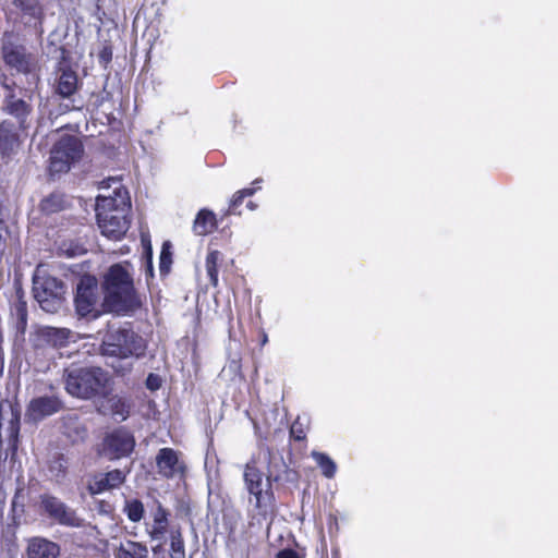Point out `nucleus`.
I'll return each mask as SVG.
<instances>
[{"label":"nucleus","instance_id":"obj_16","mask_svg":"<svg viewBox=\"0 0 558 558\" xmlns=\"http://www.w3.org/2000/svg\"><path fill=\"white\" fill-rule=\"evenodd\" d=\"M82 83L72 65L62 60L56 69L53 93L63 99H70L77 93Z\"/></svg>","mask_w":558,"mask_h":558},{"label":"nucleus","instance_id":"obj_10","mask_svg":"<svg viewBox=\"0 0 558 558\" xmlns=\"http://www.w3.org/2000/svg\"><path fill=\"white\" fill-rule=\"evenodd\" d=\"M83 153V144L77 137L73 135L61 137L50 153V171L53 173L68 172L71 165L81 159Z\"/></svg>","mask_w":558,"mask_h":558},{"label":"nucleus","instance_id":"obj_30","mask_svg":"<svg viewBox=\"0 0 558 558\" xmlns=\"http://www.w3.org/2000/svg\"><path fill=\"white\" fill-rule=\"evenodd\" d=\"M65 435L73 444L83 442L88 437V429L78 421L70 422L65 426Z\"/></svg>","mask_w":558,"mask_h":558},{"label":"nucleus","instance_id":"obj_6","mask_svg":"<svg viewBox=\"0 0 558 558\" xmlns=\"http://www.w3.org/2000/svg\"><path fill=\"white\" fill-rule=\"evenodd\" d=\"M0 43L1 59L8 69L25 75L32 73L35 68L34 56L28 51L19 33L5 31Z\"/></svg>","mask_w":558,"mask_h":558},{"label":"nucleus","instance_id":"obj_28","mask_svg":"<svg viewBox=\"0 0 558 558\" xmlns=\"http://www.w3.org/2000/svg\"><path fill=\"white\" fill-rule=\"evenodd\" d=\"M258 187H245L236 191L229 203L227 215H241L242 211L240 210V207L244 199L254 195Z\"/></svg>","mask_w":558,"mask_h":558},{"label":"nucleus","instance_id":"obj_44","mask_svg":"<svg viewBox=\"0 0 558 558\" xmlns=\"http://www.w3.org/2000/svg\"><path fill=\"white\" fill-rule=\"evenodd\" d=\"M259 337H260V345L263 347V345H265V344L267 343V341H268L267 333H266L264 330H262V331L259 332Z\"/></svg>","mask_w":558,"mask_h":558},{"label":"nucleus","instance_id":"obj_9","mask_svg":"<svg viewBox=\"0 0 558 558\" xmlns=\"http://www.w3.org/2000/svg\"><path fill=\"white\" fill-rule=\"evenodd\" d=\"M39 511L62 526L82 527L84 525V519L77 514L76 510L52 494L45 493L39 496Z\"/></svg>","mask_w":558,"mask_h":558},{"label":"nucleus","instance_id":"obj_17","mask_svg":"<svg viewBox=\"0 0 558 558\" xmlns=\"http://www.w3.org/2000/svg\"><path fill=\"white\" fill-rule=\"evenodd\" d=\"M63 409L62 400L57 396H43L33 398L26 408V417L32 422H39Z\"/></svg>","mask_w":558,"mask_h":558},{"label":"nucleus","instance_id":"obj_37","mask_svg":"<svg viewBox=\"0 0 558 558\" xmlns=\"http://www.w3.org/2000/svg\"><path fill=\"white\" fill-rule=\"evenodd\" d=\"M141 243L144 250V257L147 263V270L149 271L150 275H153V246L148 233H142Z\"/></svg>","mask_w":558,"mask_h":558},{"label":"nucleus","instance_id":"obj_5","mask_svg":"<svg viewBox=\"0 0 558 558\" xmlns=\"http://www.w3.org/2000/svg\"><path fill=\"white\" fill-rule=\"evenodd\" d=\"M243 481L251 496L250 501L254 502L258 514L266 518L272 512L276 505V497L270 478L267 477L266 487L264 488V473L256 463L252 461L247 462L244 466Z\"/></svg>","mask_w":558,"mask_h":558},{"label":"nucleus","instance_id":"obj_32","mask_svg":"<svg viewBox=\"0 0 558 558\" xmlns=\"http://www.w3.org/2000/svg\"><path fill=\"white\" fill-rule=\"evenodd\" d=\"M308 423L298 416L291 424L289 435L294 441H306Z\"/></svg>","mask_w":558,"mask_h":558},{"label":"nucleus","instance_id":"obj_24","mask_svg":"<svg viewBox=\"0 0 558 558\" xmlns=\"http://www.w3.org/2000/svg\"><path fill=\"white\" fill-rule=\"evenodd\" d=\"M70 203L64 193L54 191L40 201L39 208L45 215H52L66 209Z\"/></svg>","mask_w":558,"mask_h":558},{"label":"nucleus","instance_id":"obj_35","mask_svg":"<svg viewBox=\"0 0 558 558\" xmlns=\"http://www.w3.org/2000/svg\"><path fill=\"white\" fill-rule=\"evenodd\" d=\"M60 250L68 257L80 256L87 252L85 245L78 241H63L60 245Z\"/></svg>","mask_w":558,"mask_h":558},{"label":"nucleus","instance_id":"obj_21","mask_svg":"<svg viewBox=\"0 0 558 558\" xmlns=\"http://www.w3.org/2000/svg\"><path fill=\"white\" fill-rule=\"evenodd\" d=\"M49 480L58 485L65 482L69 475V458L62 452H53L46 460Z\"/></svg>","mask_w":558,"mask_h":558},{"label":"nucleus","instance_id":"obj_14","mask_svg":"<svg viewBox=\"0 0 558 558\" xmlns=\"http://www.w3.org/2000/svg\"><path fill=\"white\" fill-rule=\"evenodd\" d=\"M28 126L14 123L11 119L0 122V156L2 159H11L17 154L22 144V136Z\"/></svg>","mask_w":558,"mask_h":558},{"label":"nucleus","instance_id":"obj_29","mask_svg":"<svg viewBox=\"0 0 558 558\" xmlns=\"http://www.w3.org/2000/svg\"><path fill=\"white\" fill-rule=\"evenodd\" d=\"M123 512L131 522L136 523L144 518L145 508L143 502L137 498L126 499L123 507Z\"/></svg>","mask_w":558,"mask_h":558},{"label":"nucleus","instance_id":"obj_46","mask_svg":"<svg viewBox=\"0 0 558 558\" xmlns=\"http://www.w3.org/2000/svg\"><path fill=\"white\" fill-rule=\"evenodd\" d=\"M246 207H247L250 210H254V209L257 207V205H256L254 202L248 201V202L246 203Z\"/></svg>","mask_w":558,"mask_h":558},{"label":"nucleus","instance_id":"obj_38","mask_svg":"<svg viewBox=\"0 0 558 558\" xmlns=\"http://www.w3.org/2000/svg\"><path fill=\"white\" fill-rule=\"evenodd\" d=\"M21 415L17 410L12 411V417L9 422V433L10 438H12L14 441H17L19 435H20V427H21Z\"/></svg>","mask_w":558,"mask_h":558},{"label":"nucleus","instance_id":"obj_34","mask_svg":"<svg viewBox=\"0 0 558 558\" xmlns=\"http://www.w3.org/2000/svg\"><path fill=\"white\" fill-rule=\"evenodd\" d=\"M172 264V253H171V243L169 241H165L161 246V252L159 256V270L161 275H167L170 271V267Z\"/></svg>","mask_w":558,"mask_h":558},{"label":"nucleus","instance_id":"obj_39","mask_svg":"<svg viewBox=\"0 0 558 558\" xmlns=\"http://www.w3.org/2000/svg\"><path fill=\"white\" fill-rule=\"evenodd\" d=\"M112 56H113L112 47L110 45H104L102 48L98 52L99 64L102 68L107 69L112 61Z\"/></svg>","mask_w":558,"mask_h":558},{"label":"nucleus","instance_id":"obj_27","mask_svg":"<svg viewBox=\"0 0 558 558\" xmlns=\"http://www.w3.org/2000/svg\"><path fill=\"white\" fill-rule=\"evenodd\" d=\"M118 558H148V550L145 545L129 541L119 548Z\"/></svg>","mask_w":558,"mask_h":558},{"label":"nucleus","instance_id":"obj_19","mask_svg":"<svg viewBox=\"0 0 558 558\" xmlns=\"http://www.w3.org/2000/svg\"><path fill=\"white\" fill-rule=\"evenodd\" d=\"M71 331L66 328L45 326L36 331L37 347L64 348L69 343Z\"/></svg>","mask_w":558,"mask_h":558},{"label":"nucleus","instance_id":"obj_31","mask_svg":"<svg viewBox=\"0 0 558 558\" xmlns=\"http://www.w3.org/2000/svg\"><path fill=\"white\" fill-rule=\"evenodd\" d=\"M313 457L317 462L318 466L320 468L324 476H326L327 478H331L335 476L337 465L328 454L323 452H315Z\"/></svg>","mask_w":558,"mask_h":558},{"label":"nucleus","instance_id":"obj_42","mask_svg":"<svg viewBox=\"0 0 558 558\" xmlns=\"http://www.w3.org/2000/svg\"><path fill=\"white\" fill-rule=\"evenodd\" d=\"M15 301H26L24 290L20 283L15 284Z\"/></svg>","mask_w":558,"mask_h":558},{"label":"nucleus","instance_id":"obj_20","mask_svg":"<svg viewBox=\"0 0 558 558\" xmlns=\"http://www.w3.org/2000/svg\"><path fill=\"white\" fill-rule=\"evenodd\" d=\"M26 554L28 558H58L60 546L45 537H33L28 541Z\"/></svg>","mask_w":558,"mask_h":558},{"label":"nucleus","instance_id":"obj_26","mask_svg":"<svg viewBox=\"0 0 558 558\" xmlns=\"http://www.w3.org/2000/svg\"><path fill=\"white\" fill-rule=\"evenodd\" d=\"M222 260L223 255L218 250H211L206 255L205 268L209 283L213 288H218L219 286V267Z\"/></svg>","mask_w":558,"mask_h":558},{"label":"nucleus","instance_id":"obj_41","mask_svg":"<svg viewBox=\"0 0 558 558\" xmlns=\"http://www.w3.org/2000/svg\"><path fill=\"white\" fill-rule=\"evenodd\" d=\"M275 558H303L296 550L292 548H283L279 550Z\"/></svg>","mask_w":558,"mask_h":558},{"label":"nucleus","instance_id":"obj_7","mask_svg":"<svg viewBox=\"0 0 558 558\" xmlns=\"http://www.w3.org/2000/svg\"><path fill=\"white\" fill-rule=\"evenodd\" d=\"M33 292L39 306L47 313H57L64 306L66 286L57 277L34 276Z\"/></svg>","mask_w":558,"mask_h":558},{"label":"nucleus","instance_id":"obj_40","mask_svg":"<svg viewBox=\"0 0 558 558\" xmlns=\"http://www.w3.org/2000/svg\"><path fill=\"white\" fill-rule=\"evenodd\" d=\"M146 386L149 390H157L161 386V380L158 375L150 373L146 379Z\"/></svg>","mask_w":558,"mask_h":558},{"label":"nucleus","instance_id":"obj_45","mask_svg":"<svg viewBox=\"0 0 558 558\" xmlns=\"http://www.w3.org/2000/svg\"><path fill=\"white\" fill-rule=\"evenodd\" d=\"M20 493H21V489H17V490H16V493H15V495H14V498H13L12 504H11L12 511H14V510H15V507H16V498H17V496H19V494H20Z\"/></svg>","mask_w":558,"mask_h":558},{"label":"nucleus","instance_id":"obj_15","mask_svg":"<svg viewBox=\"0 0 558 558\" xmlns=\"http://www.w3.org/2000/svg\"><path fill=\"white\" fill-rule=\"evenodd\" d=\"M158 474L167 480L175 476L185 477L187 466L183 460L180 459L179 451L173 448H160L155 458Z\"/></svg>","mask_w":558,"mask_h":558},{"label":"nucleus","instance_id":"obj_2","mask_svg":"<svg viewBox=\"0 0 558 558\" xmlns=\"http://www.w3.org/2000/svg\"><path fill=\"white\" fill-rule=\"evenodd\" d=\"M113 194L114 196L97 198V206L102 209L97 213V221L102 235L117 241L121 240L129 230L124 209L131 206V202L128 190L122 185L116 187Z\"/></svg>","mask_w":558,"mask_h":558},{"label":"nucleus","instance_id":"obj_25","mask_svg":"<svg viewBox=\"0 0 558 558\" xmlns=\"http://www.w3.org/2000/svg\"><path fill=\"white\" fill-rule=\"evenodd\" d=\"M10 317L17 335L24 336L27 329L28 312L26 301H14L10 307Z\"/></svg>","mask_w":558,"mask_h":558},{"label":"nucleus","instance_id":"obj_33","mask_svg":"<svg viewBox=\"0 0 558 558\" xmlns=\"http://www.w3.org/2000/svg\"><path fill=\"white\" fill-rule=\"evenodd\" d=\"M170 558H185L184 541L180 531L171 532Z\"/></svg>","mask_w":558,"mask_h":558},{"label":"nucleus","instance_id":"obj_22","mask_svg":"<svg viewBox=\"0 0 558 558\" xmlns=\"http://www.w3.org/2000/svg\"><path fill=\"white\" fill-rule=\"evenodd\" d=\"M218 227L217 218L214 211L201 209L193 222V231L196 235H207L213 233Z\"/></svg>","mask_w":558,"mask_h":558},{"label":"nucleus","instance_id":"obj_1","mask_svg":"<svg viewBox=\"0 0 558 558\" xmlns=\"http://www.w3.org/2000/svg\"><path fill=\"white\" fill-rule=\"evenodd\" d=\"M130 267H132L130 262L117 263L111 265L104 275L101 288L105 312L128 315L142 307L143 302L134 286Z\"/></svg>","mask_w":558,"mask_h":558},{"label":"nucleus","instance_id":"obj_4","mask_svg":"<svg viewBox=\"0 0 558 558\" xmlns=\"http://www.w3.org/2000/svg\"><path fill=\"white\" fill-rule=\"evenodd\" d=\"M64 386L69 395L80 399H93L105 393L108 378L100 367L64 369Z\"/></svg>","mask_w":558,"mask_h":558},{"label":"nucleus","instance_id":"obj_18","mask_svg":"<svg viewBox=\"0 0 558 558\" xmlns=\"http://www.w3.org/2000/svg\"><path fill=\"white\" fill-rule=\"evenodd\" d=\"M130 470L114 469L106 473L93 475L87 490L90 495H99L108 490L120 488L126 481Z\"/></svg>","mask_w":558,"mask_h":558},{"label":"nucleus","instance_id":"obj_43","mask_svg":"<svg viewBox=\"0 0 558 558\" xmlns=\"http://www.w3.org/2000/svg\"><path fill=\"white\" fill-rule=\"evenodd\" d=\"M4 372V350L3 343H0V378L3 376Z\"/></svg>","mask_w":558,"mask_h":558},{"label":"nucleus","instance_id":"obj_23","mask_svg":"<svg viewBox=\"0 0 558 558\" xmlns=\"http://www.w3.org/2000/svg\"><path fill=\"white\" fill-rule=\"evenodd\" d=\"M169 511L160 504H157L155 511L153 512V527L149 531L151 539L160 541L165 537L169 526Z\"/></svg>","mask_w":558,"mask_h":558},{"label":"nucleus","instance_id":"obj_36","mask_svg":"<svg viewBox=\"0 0 558 558\" xmlns=\"http://www.w3.org/2000/svg\"><path fill=\"white\" fill-rule=\"evenodd\" d=\"M110 403L112 415L120 416L122 420H125L129 416L130 407L122 398L114 397L110 399Z\"/></svg>","mask_w":558,"mask_h":558},{"label":"nucleus","instance_id":"obj_13","mask_svg":"<svg viewBox=\"0 0 558 558\" xmlns=\"http://www.w3.org/2000/svg\"><path fill=\"white\" fill-rule=\"evenodd\" d=\"M10 3L21 13L25 29L41 36L44 33L45 10L39 0H10Z\"/></svg>","mask_w":558,"mask_h":558},{"label":"nucleus","instance_id":"obj_3","mask_svg":"<svg viewBox=\"0 0 558 558\" xmlns=\"http://www.w3.org/2000/svg\"><path fill=\"white\" fill-rule=\"evenodd\" d=\"M147 351V341L134 330L131 322L116 327L108 325L100 343V353L119 360L141 359Z\"/></svg>","mask_w":558,"mask_h":558},{"label":"nucleus","instance_id":"obj_47","mask_svg":"<svg viewBox=\"0 0 558 558\" xmlns=\"http://www.w3.org/2000/svg\"><path fill=\"white\" fill-rule=\"evenodd\" d=\"M259 182H260V180H254L253 184H257Z\"/></svg>","mask_w":558,"mask_h":558},{"label":"nucleus","instance_id":"obj_12","mask_svg":"<svg viewBox=\"0 0 558 558\" xmlns=\"http://www.w3.org/2000/svg\"><path fill=\"white\" fill-rule=\"evenodd\" d=\"M98 302V284L94 276H84L76 287L74 306L76 314L82 318H98L100 311L96 305Z\"/></svg>","mask_w":558,"mask_h":558},{"label":"nucleus","instance_id":"obj_11","mask_svg":"<svg viewBox=\"0 0 558 558\" xmlns=\"http://www.w3.org/2000/svg\"><path fill=\"white\" fill-rule=\"evenodd\" d=\"M135 445L134 435L125 427H118L105 435L98 454L110 461L120 460L131 456Z\"/></svg>","mask_w":558,"mask_h":558},{"label":"nucleus","instance_id":"obj_8","mask_svg":"<svg viewBox=\"0 0 558 558\" xmlns=\"http://www.w3.org/2000/svg\"><path fill=\"white\" fill-rule=\"evenodd\" d=\"M0 86L4 90L1 105L2 113L14 118V123L29 126L28 120L33 113L32 95H27L26 92L24 97H17L15 81L4 72L0 73Z\"/></svg>","mask_w":558,"mask_h":558}]
</instances>
